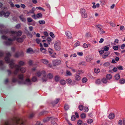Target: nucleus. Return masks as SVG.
<instances>
[{"label":"nucleus","instance_id":"1","mask_svg":"<svg viewBox=\"0 0 125 125\" xmlns=\"http://www.w3.org/2000/svg\"><path fill=\"white\" fill-rule=\"evenodd\" d=\"M11 56L10 54L8 52L6 53V56L5 58V61L7 63H10L9 67L11 68H15V70L13 72V73L16 75L20 70L22 73H24L26 71L25 68H21L20 66L18 65H15V63L14 62V60L13 59L10 60V57Z\"/></svg>","mask_w":125,"mask_h":125},{"label":"nucleus","instance_id":"2","mask_svg":"<svg viewBox=\"0 0 125 125\" xmlns=\"http://www.w3.org/2000/svg\"><path fill=\"white\" fill-rule=\"evenodd\" d=\"M11 36H13L12 39L9 38L8 41L5 42V44L6 45H10L12 44V41L16 39V36H20L22 34V32L21 31L18 32L16 31H11L10 32Z\"/></svg>","mask_w":125,"mask_h":125},{"label":"nucleus","instance_id":"3","mask_svg":"<svg viewBox=\"0 0 125 125\" xmlns=\"http://www.w3.org/2000/svg\"><path fill=\"white\" fill-rule=\"evenodd\" d=\"M13 120L17 125H25V121L22 119H19L14 117Z\"/></svg>","mask_w":125,"mask_h":125},{"label":"nucleus","instance_id":"4","mask_svg":"<svg viewBox=\"0 0 125 125\" xmlns=\"http://www.w3.org/2000/svg\"><path fill=\"white\" fill-rule=\"evenodd\" d=\"M46 73L44 71H39L37 72L36 73V75L38 77H39L41 76H43V77L42 78V80L43 82L46 81L47 79L45 77L46 75Z\"/></svg>","mask_w":125,"mask_h":125},{"label":"nucleus","instance_id":"5","mask_svg":"<svg viewBox=\"0 0 125 125\" xmlns=\"http://www.w3.org/2000/svg\"><path fill=\"white\" fill-rule=\"evenodd\" d=\"M61 44V42L59 41H57L55 42L54 47L56 50L59 51L60 50Z\"/></svg>","mask_w":125,"mask_h":125},{"label":"nucleus","instance_id":"6","mask_svg":"<svg viewBox=\"0 0 125 125\" xmlns=\"http://www.w3.org/2000/svg\"><path fill=\"white\" fill-rule=\"evenodd\" d=\"M81 13L82 17L86 18L87 17V13L85 9L82 8H81Z\"/></svg>","mask_w":125,"mask_h":125},{"label":"nucleus","instance_id":"7","mask_svg":"<svg viewBox=\"0 0 125 125\" xmlns=\"http://www.w3.org/2000/svg\"><path fill=\"white\" fill-rule=\"evenodd\" d=\"M18 78L19 80H18V83L19 84H21L22 83H23V81L24 80H23L24 76L23 74H20L18 75Z\"/></svg>","mask_w":125,"mask_h":125},{"label":"nucleus","instance_id":"8","mask_svg":"<svg viewBox=\"0 0 125 125\" xmlns=\"http://www.w3.org/2000/svg\"><path fill=\"white\" fill-rule=\"evenodd\" d=\"M10 14V12L9 11H7L6 12H5L3 11H0V16H2L4 15V16L6 17H8Z\"/></svg>","mask_w":125,"mask_h":125},{"label":"nucleus","instance_id":"9","mask_svg":"<svg viewBox=\"0 0 125 125\" xmlns=\"http://www.w3.org/2000/svg\"><path fill=\"white\" fill-rule=\"evenodd\" d=\"M23 82L21 84L30 85L31 84V81L29 78L26 79L25 81L24 80Z\"/></svg>","mask_w":125,"mask_h":125},{"label":"nucleus","instance_id":"10","mask_svg":"<svg viewBox=\"0 0 125 125\" xmlns=\"http://www.w3.org/2000/svg\"><path fill=\"white\" fill-rule=\"evenodd\" d=\"M65 34L67 38L71 39L72 38V34L70 32L66 31L65 32Z\"/></svg>","mask_w":125,"mask_h":125},{"label":"nucleus","instance_id":"11","mask_svg":"<svg viewBox=\"0 0 125 125\" xmlns=\"http://www.w3.org/2000/svg\"><path fill=\"white\" fill-rule=\"evenodd\" d=\"M42 61L44 64H47L49 67H52L51 65L49 63L48 61L47 60L45 59H43Z\"/></svg>","mask_w":125,"mask_h":125},{"label":"nucleus","instance_id":"12","mask_svg":"<svg viewBox=\"0 0 125 125\" xmlns=\"http://www.w3.org/2000/svg\"><path fill=\"white\" fill-rule=\"evenodd\" d=\"M110 54L109 52H107L104 53V54L102 56V57L103 58L105 59L107 57L108 55Z\"/></svg>","mask_w":125,"mask_h":125},{"label":"nucleus","instance_id":"13","mask_svg":"<svg viewBox=\"0 0 125 125\" xmlns=\"http://www.w3.org/2000/svg\"><path fill=\"white\" fill-rule=\"evenodd\" d=\"M61 63V61L59 60H56L53 61V63L55 65L59 64Z\"/></svg>","mask_w":125,"mask_h":125},{"label":"nucleus","instance_id":"14","mask_svg":"<svg viewBox=\"0 0 125 125\" xmlns=\"http://www.w3.org/2000/svg\"><path fill=\"white\" fill-rule=\"evenodd\" d=\"M81 76L77 74H76L75 77V79L76 81H79L81 80Z\"/></svg>","mask_w":125,"mask_h":125},{"label":"nucleus","instance_id":"15","mask_svg":"<svg viewBox=\"0 0 125 125\" xmlns=\"http://www.w3.org/2000/svg\"><path fill=\"white\" fill-rule=\"evenodd\" d=\"M115 117L114 114L113 113H110L109 115V118L111 119H114Z\"/></svg>","mask_w":125,"mask_h":125},{"label":"nucleus","instance_id":"16","mask_svg":"<svg viewBox=\"0 0 125 125\" xmlns=\"http://www.w3.org/2000/svg\"><path fill=\"white\" fill-rule=\"evenodd\" d=\"M41 51L44 54H46L47 51L44 48H41L40 49Z\"/></svg>","mask_w":125,"mask_h":125},{"label":"nucleus","instance_id":"17","mask_svg":"<svg viewBox=\"0 0 125 125\" xmlns=\"http://www.w3.org/2000/svg\"><path fill=\"white\" fill-rule=\"evenodd\" d=\"M92 59V57L90 56H87L86 57V61L87 62H89Z\"/></svg>","mask_w":125,"mask_h":125},{"label":"nucleus","instance_id":"18","mask_svg":"<svg viewBox=\"0 0 125 125\" xmlns=\"http://www.w3.org/2000/svg\"><path fill=\"white\" fill-rule=\"evenodd\" d=\"M60 84L62 85L65 84L66 83V81L63 79L61 80L60 81Z\"/></svg>","mask_w":125,"mask_h":125},{"label":"nucleus","instance_id":"19","mask_svg":"<svg viewBox=\"0 0 125 125\" xmlns=\"http://www.w3.org/2000/svg\"><path fill=\"white\" fill-rule=\"evenodd\" d=\"M112 76L110 74H108L106 75V77L108 80H110L112 78Z\"/></svg>","mask_w":125,"mask_h":125},{"label":"nucleus","instance_id":"20","mask_svg":"<svg viewBox=\"0 0 125 125\" xmlns=\"http://www.w3.org/2000/svg\"><path fill=\"white\" fill-rule=\"evenodd\" d=\"M36 16L37 18H42V15L41 13H40L37 14Z\"/></svg>","mask_w":125,"mask_h":125},{"label":"nucleus","instance_id":"21","mask_svg":"<svg viewBox=\"0 0 125 125\" xmlns=\"http://www.w3.org/2000/svg\"><path fill=\"white\" fill-rule=\"evenodd\" d=\"M20 19L22 21L25 22L26 21V19L23 17V15H21L19 17Z\"/></svg>","mask_w":125,"mask_h":125},{"label":"nucleus","instance_id":"22","mask_svg":"<svg viewBox=\"0 0 125 125\" xmlns=\"http://www.w3.org/2000/svg\"><path fill=\"white\" fill-rule=\"evenodd\" d=\"M72 82V80L70 79H67L66 81V83L69 84H71Z\"/></svg>","mask_w":125,"mask_h":125},{"label":"nucleus","instance_id":"23","mask_svg":"<svg viewBox=\"0 0 125 125\" xmlns=\"http://www.w3.org/2000/svg\"><path fill=\"white\" fill-rule=\"evenodd\" d=\"M83 106L82 104H80L78 106V109L81 111L83 110Z\"/></svg>","mask_w":125,"mask_h":125},{"label":"nucleus","instance_id":"24","mask_svg":"<svg viewBox=\"0 0 125 125\" xmlns=\"http://www.w3.org/2000/svg\"><path fill=\"white\" fill-rule=\"evenodd\" d=\"M94 71L95 73H98L100 72V69L98 68H95Z\"/></svg>","mask_w":125,"mask_h":125},{"label":"nucleus","instance_id":"25","mask_svg":"<svg viewBox=\"0 0 125 125\" xmlns=\"http://www.w3.org/2000/svg\"><path fill=\"white\" fill-rule=\"evenodd\" d=\"M66 73L67 75L66 76H71L72 75V73L68 70H67L66 71Z\"/></svg>","mask_w":125,"mask_h":125},{"label":"nucleus","instance_id":"26","mask_svg":"<svg viewBox=\"0 0 125 125\" xmlns=\"http://www.w3.org/2000/svg\"><path fill=\"white\" fill-rule=\"evenodd\" d=\"M18 63L20 65V66H22L24 64L25 62L22 61H21L19 62Z\"/></svg>","mask_w":125,"mask_h":125},{"label":"nucleus","instance_id":"27","mask_svg":"<svg viewBox=\"0 0 125 125\" xmlns=\"http://www.w3.org/2000/svg\"><path fill=\"white\" fill-rule=\"evenodd\" d=\"M103 49L104 51H107L109 50V48L107 46H105L104 47Z\"/></svg>","mask_w":125,"mask_h":125},{"label":"nucleus","instance_id":"28","mask_svg":"<svg viewBox=\"0 0 125 125\" xmlns=\"http://www.w3.org/2000/svg\"><path fill=\"white\" fill-rule=\"evenodd\" d=\"M17 41L18 42H22L23 41V39L22 38H18L17 39Z\"/></svg>","mask_w":125,"mask_h":125},{"label":"nucleus","instance_id":"29","mask_svg":"<svg viewBox=\"0 0 125 125\" xmlns=\"http://www.w3.org/2000/svg\"><path fill=\"white\" fill-rule=\"evenodd\" d=\"M3 125H11V124L10 121H7L5 122Z\"/></svg>","mask_w":125,"mask_h":125},{"label":"nucleus","instance_id":"30","mask_svg":"<svg viewBox=\"0 0 125 125\" xmlns=\"http://www.w3.org/2000/svg\"><path fill=\"white\" fill-rule=\"evenodd\" d=\"M87 81V80L86 77H84L82 79V81L83 83H85Z\"/></svg>","mask_w":125,"mask_h":125},{"label":"nucleus","instance_id":"31","mask_svg":"<svg viewBox=\"0 0 125 125\" xmlns=\"http://www.w3.org/2000/svg\"><path fill=\"white\" fill-rule=\"evenodd\" d=\"M79 64L80 65L82 64L83 66H84L86 65V63L85 62L83 61L80 63Z\"/></svg>","mask_w":125,"mask_h":125},{"label":"nucleus","instance_id":"32","mask_svg":"<svg viewBox=\"0 0 125 125\" xmlns=\"http://www.w3.org/2000/svg\"><path fill=\"white\" fill-rule=\"evenodd\" d=\"M38 22L41 24H45V21L44 20H40L38 21Z\"/></svg>","mask_w":125,"mask_h":125},{"label":"nucleus","instance_id":"33","mask_svg":"<svg viewBox=\"0 0 125 125\" xmlns=\"http://www.w3.org/2000/svg\"><path fill=\"white\" fill-rule=\"evenodd\" d=\"M47 77L48 78L51 79L53 78V75L52 74L49 73L47 75Z\"/></svg>","mask_w":125,"mask_h":125},{"label":"nucleus","instance_id":"34","mask_svg":"<svg viewBox=\"0 0 125 125\" xmlns=\"http://www.w3.org/2000/svg\"><path fill=\"white\" fill-rule=\"evenodd\" d=\"M115 77L116 79L118 80L120 78V75L118 74H116L115 75Z\"/></svg>","mask_w":125,"mask_h":125},{"label":"nucleus","instance_id":"35","mask_svg":"<svg viewBox=\"0 0 125 125\" xmlns=\"http://www.w3.org/2000/svg\"><path fill=\"white\" fill-rule=\"evenodd\" d=\"M48 51L51 54H52L53 52V50L50 48H48Z\"/></svg>","mask_w":125,"mask_h":125},{"label":"nucleus","instance_id":"36","mask_svg":"<svg viewBox=\"0 0 125 125\" xmlns=\"http://www.w3.org/2000/svg\"><path fill=\"white\" fill-rule=\"evenodd\" d=\"M59 101V100L57 99L56 100H55V101L52 102V104L53 105H54V104H56L58 103Z\"/></svg>","mask_w":125,"mask_h":125},{"label":"nucleus","instance_id":"37","mask_svg":"<svg viewBox=\"0 0 125 125\" xmlns=\"http://www.w3.org/2000/svg\"><path fill=\"white\" fill-rule=\"evenodd\" d=\"M9 3L11 7H14V5L13 3L11 2V0H9Z\"/></svg>","mask_w":125,"mask_h":125},{"label":"nucleus","instance_id":"38","mask_svg":"<svg viewBox=\"0 0 125 125\" xmlns=\"http://www.w3.org/2000/svg\"><path fill=\"white\" fill-rule=\"evenodd\" d=\"M107 79L105 78H103L102 80V82L104 83H106L107 82Z\"/></svg>","mask_w":125,"mask_h":125},{"label":"nucleus","instance_id":"39","mask_svg":"<svg viewBox=\"0 0 125 125\" xmlns=\"http://www.w3.org/2000/svg\"><path fill=\"white\" fill-rule=\"evenodd\" d=\"M110 63L109 62H106L103 65L104 66L107 67L109 65Z\"/></svg>","mask_w":125,"mask_h":125},{"label":"nucleus","instance_id":"40","mask_svg":"<svg viewBox=\"0 0 125 125\" xmlns=\"http://www.w3.org/2000/svg\"><path fill=\"white\" fill-rule=\"evenodd\" d=\"M81 117L82 118H84L86 117L85 114L84 113L82 114L81 115Z\"/></svg>","mask_w":125,"mask_h":125},{"label":"nucleus","instance_id":"41","mask_svg":"<svg viewBox=\"0 0 125 125\" xmlns=\"http://www.w3.org/2000/svg\"><path fill=\"white\" fill-rule=\"evenodd\" d=\"M119 82L121 84H123L125 82V80L124 79H122L120 80Z\"/></svg>","mask_w":125,"mask_h":125},{"label":"nucleus","instance_id":"42","mask_svg":"<svg viewBox=\"0 0 125 125\" xmlns=\"http://www.w3.org/2000/svg\"><path fill=\"white\" fill-rule=\"evenodd\" d=\"M80 42H79L78 41L76 42L74 44V46L75 47L79 46L80 45Z\"/></svg>","mask_w":125,"mask_h":125},{"label":"nucleus","instance_id":"43","mask_svg":"<svg viewBox=\"0 0 125 125\" xmlns=\"http://www.w3.org/2000/svg\"><path fill=\"white\" fill-rule=\"evenodd\" d=\"M33 51L32 49L31 48H29L27 50V53H29L31 52H32Z\"/></svg>","mask_w":125,"mask_h":125},{"label":"nucleus","instance_id":"44","mask_svg":"<svg viewBox=\"0 0 125 125\" xmlns=\"http://www.w3.org/2000/svg\"><path fill=\"white\" fill-rule=\"evenodd\" d=\"M18 80L17 79L15 78L14 77H13L12 79V82H13L15 83L17 82H18Z\"/></svg>","mask_w":125,"mask_h":125},{"label":"nucleus","instance_id":"45","mask_svg":"<svg viewBox=\"0 0 125 125\" xmlns=\"http://www.w3.org/2000/svg\"><path fill=\"white\" fill-rule=\"evenodd\" d=\"M27 21L29 22H31L33 21V20L31 18H28L27 19Z\"/></svg>","mask_w":125,"mask_h":125},{"label":"nucleus","instance_id":"46","mask_svg":"<svg viewBox=\"0 0 125 125\" xmlns=\"http://www.w3.org/2000/svg\"><path fill=\"white\" fill-rule=\"evenodd\" d=\"M101 82V81L99 79H97L95 82L97 84H100Z\"/></svg>","mask_w":125,"mask_h":125},{"label":"nucleus","instance_id":"47","mask_svg":"<svg viewBox=\"0 0 125 125\" xmlns=\"http://www.w3.org/2000/svg\"><path fill=\"white\" fill-rule=\"evenodd\" d=\"M113 48L115 50H117L118 49V46L116 45L114 46L113 47Z\"/></svg>","mask_w":125,"mask_h":125},{"label":"nucleus","instance_id":"48","mask_svg":"<svg viewBox=\"0 0 125 125\" xmlns=\"http://www.w3.org/2000/svg\"><path fill=\"white\" fill-rule=\"evenodd\" d=\"M54 79L55 81L58 82L59 80V77L58 76H56L55 77Z\"/></svg>","mask_w":125,"mask_h":125},{"label":"nucleus","instance_id":"49","mask_svg":"<svg viewBox=\"0 0 125 125\" xmlns=\"http://www.w3.org/2000/svg\"><path fill=\"white\" fill-rule=\"evenodd\" d=\"M77 123L78 125H81L82 123V121L81 120H79L78 121Z\"/></svg>","mask_w":125,"mask_h":125},{"label":"nucleus","instance_id":"50","mask_svg":"<svg viewBox=\"0 0 125 125\" xmlns=\"http://www.w3.org/2000/svg\"><path fill=\"white\" fill-rule=\"evenodd\" d=\"M89 110V109L88 108L87 106H85L84 107V112H87Z\"/></svg>","mask_w":125,"mask_h":125},{"label":"nucleus","instance_id":"51","mask_svg":"<svg viewBox=\"0 0 125 125\" xmlns=\"http://www.w3.org/2000/svg\"><path fill=\"white\" fill-rule=\"evenodd\" d=\"M32 81L35 82L37 80V78L36 77L34 76L32 78Z\"/></svg>","mask_w":125,"mask_h":125},{"label":"nucleus","instance_id":"52","mask_svg":"<svg viewBox=\"0 0 125 125\" xmlns=\"http://www.w3.org/2000/svg\"><path fill=\"white\" fill-rule=\"evenodd\" d=\"M64 109L66 110H68L69 108V106L67 104H66L64 106Z\"/></svg>","mask_w":125,"mask_h":125},{"label":"nucleus","instance_id":"53","mask_svg":"<svg viewBox=\"0 0 125 125\" xmlns=\"http://www.w3.org/2000/svg\"><path fill=\"white\" fill-rule=\"evenodd\" d=\"M87 121L88 123L91 124L93 122V121L92 119H89Z\"/></svg>","mask_w":125,"mask_h":125},{"label":"nucleus","instance_id":"54","mask_svg":"<svg viewBox=\"0 0 125 125\" xmlns=\"http://www.w3.org/2000/svg\"><path fill=\"white\" fill-rule=\"evenodd\" d=\"M34 115V114L33 113H32L30 114L29 116V117L30 118H31Z\"/></svg>","mask_w":125,"mask_h":125},{"label":"nucleus","instance_id":"55","mask_svg":"<svg viewBox=\"0 0 125 125\" xmlns=\"http://www.w3.org/2000/svg\"><path fill=\"white\" fill-rule=\"evenodd\" d=\"M77 73L78 74H80L83 73V72L82 70H79L78 71Z\"/></svg>","mask_w":125,"mask_h":125},{"label":"nucleus","instance_id":"56","mask_svg":"<svg viewBox=\"0 0 125 125\" xmlns=\"http://www.w3.org/2000/svg\"><path fill=\"white\" fill-rule=\"evenodd\" d=\"M77 54L79 56H82L83 55V53L82 52H77Z\"/></svg>","mask_w":125,"mask_h":125},{"label":"nucleus","instance_id":"57","mask_svg":"<svg viewBox=\"0 0 125 125\" xmlns=\"http://www.w3.org/2000/svg\"><path fill=\"white\" fill-rule=\"evenodd\" d=\"M83 47L84 48H87L88 47L87 45L85 43H84L83 45Z\"/></svg>","mask_w":125,"mask_h":125},{"label":"nucleus","instance_id":"58","mask_svg":"<svg viewBox=\"0 0 125 125\" xmlns=\"http://www.w3.org/2000/svg\"><path fill=\"white\" fill-rule=\"evenodd\" d=\"M117 68L119 70H123V67L121 66H117Z\"/></svg>","mask_w":125,"mask_h":125},{"label":"nucleus","instance_id":"59","mask_svg":"<svg viewBox=\"0 0 125 125\" xmlns=\"http://www.w3.org/2000/svg\"><path fill=\"white\" fill-rule=\"evenodd\" d=\"M47 40L48 41V43H49V42H50L52 41V39L50 37H48L47 38Z\"/></svg>","mask_w":125,"mask_h":125},{"label":"nucleus","instance_id":"60","mask_svg":"<svg viewBox=\"0 0 125 125\" xmlns=\"http://www.w3.org/2000/svg\"><path fill=\"white\" fill-rule=\"evenodd\" d=\"M75 119V117L74 115H73L71 118V120L72 121H74Z\"/></svg>","mask_w":125,"mask_h":125},{"label":"nucleus","instance_id":"61","mask_svg":"<svg viewBox=\"0 0 125 125\" xmlns=\"http://www.w3.org/2000/svg\"><path fill=\"white\" fill-rule=\"evenodd\" d=\"M104 50H101L99 51V53L100 54H102L104 53Z\"/></svg>","mask_w":125,"mask_h":125},{"label":"nucleus","instance_id":"62","mask_svg":"<svg viewBox=\"0 0 125 125\" xmlns=\"http://www.w3.org/2000/svg\"><path fill=\"white\" fill-rule=\"evenodd\" d=\"M20 24H17L16 26H15V27L17 29H19L20 27Z\"/></svg>","mask_w":125,"mask_h":125},{"label":"nucleus","instance_id":"63","mask_svg":"<svg viewBox=\"0 0 125 125\" xmlns=\"http://www.w3.org/2000/svg\"><path fill=\"white\" fill-rule=\"evenodd\" d=\"M50 36L52 38H53L54 37V35L52 32H50Z\"/></svg>","mask_w":125,"mask_h":125},{"label":"nucleus","instance_id":"64","mask_svg":"<svg viewBox=\"0 0 125 125\" xmlns=\"http://www.w3.org/2000/svg\"><path fill=\"white\" fill-rule=\"evenodd\" d=\"M122 122L121 120H120L118 121V125H122Z\"/></svg>","mask_w":125,"mask_h":125}]
</instances>
